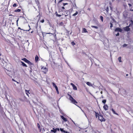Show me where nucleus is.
<instances>
[{"mask_svg": "<svg viewBox=\"0 0 133 133\" xmlns=\"http://www.w3.org/2000/svg\"><path fill=\"white\" fill-rule=\"evenodd\" d=\"M95 115L96 117L97 118L98 117V119L101 122H105V119L103 117V116L102 115H99L98 113L97 112L95 111Z\"/></svg>", "mask_w": 133, "mask_h": 133, "instance_id": "nucleus-1", "label": "nucleus"}, {"mask_svg": "<svg viewBox=\"0 0 133 133\" xmlns=\"http://www.w3.org/2000/svg\"><path fill=\"white\" fill-rule=\"evenodd\" d=\"M69 97V99L72 103L76 105L77 103V102L69 94H68Z\"/></svg>", "mask_w": 133, "mask_h": 133, "instance_id": "nucleus-2", "label": "nucleus"}, {"mask_svg": "<svg viewBox=\"0 0 133 133\" xmlns=\"http://www.w3.org/2000/svg\"><path fill=\"white\" fill-rule=\"evenodd\" d=\"M41 69L42 70V71L44 74H46L48 71V68L44 66L42 67L41 68Z\"/></svg>", "mask_w": 133, "mask_h": 133, "instance_id": "nucleus-3", "label": "nucleus"}, {"mask_svg": "<svg viewBox=\"0 0 133 133\" xmlns=\"http://www.w3.org/2000/svg\"><path fill=\"white\" fill-rule=\"evenodd\" d=\"M131 25V24H130L128 26H127L123 28V29L125 31H128L130 30V28L129 27Z\"/></svg>", "mask_w": 133, "mask_h": 133, "instance_id": "nucleus-4", "label": "nucleus"}, {"mask_svg": "<svg viewBox=\"0 0 133 133\" xmlns=\"http://www.w3.org/2000/svg\"><path fill=\"white\" fill-rule=\"evenodd\" d=\"M22 60L24 61L25 62L28 63V64L30 65H32L33 64L30 61L27 59L26 58H24L21 59Z\"/></svg>", "mask_w": 133, "mask_h": 133, "instance_id": "nucleus-5", "label": "nucleus"}, {"mask_svg": "<svg viewBox=\"0 0 133 133\" xmlns=\"http://www.w3.org/2000/svg\"><path fill=\"white\" fill-rule=\"evenodd\" d=\"M129 13L126 11H125L123 12V16L125 19H126L128 17Z\"/></svg>", "mask_w": 133, "mask_h": 133, "instance_id": "nucleus-6", "label": "nucleus"}, {"mask_svg": "<svg viewBox=\"0 0 133 133\" xmlns=\"http://www.w3.org/2000/svg\"><path fill=\"white\" fill-rule=\"evenodd\" d=\"M122 30L121 28H116L115 30V32H122Z\"/></svg>", "mask_w": 133, "mask_h": 133, "instance_id": "nucleus-7", "label": "nucleus"}, {"mask_svg": "<svg viewBox=\"0 0 133 133\" xmlns=\"http://www.w3.org/2000/svg\"><path fill=\"white\" fill-rule=\"evenodd\" d=\"M104 109L105 110H108V109L109 107L107 104L105 105L103 107Z\"/></svg>", "mask_w": 133, "mask_h": 133, "instance_id": "nucleus-8", "label": "nucleus"}, {"mask_svg": "<svg viewBox=\"0 0 133 133\" xmlns=\"http://www.w3.org/2000/svg\"><path fill=\"white\" fill-rule=\"evenodd\" d=\"M70 84L72 87L73 89L75 90H76L77 89L76 87L74 85L73 83H70Z\"/></svg>", "mask_w": 133, "mask_h": 133, "instance_id": "nucleus-9", "label": "nucleus"}, {"mask_svg": "<svg viewBox=\"0 0 133 133\" xmlns=\"http://www.w3.org/2000/svg\"><path fill=\"white\" fill-rule=\"evenodd\" d=\"M61 117L63 120L64 122H66L67 121V119L66 118L64 117L63 116H61Z\"/></svg>", "mask_w": 133, "mask_h": 133, "instance_id": "nucleus-10", "label": "nucleus"}, {"mask_svg": "<svg viewBox=\"0 0 133 133\" xmlns=\"http://www.w3.org/2000/svg\"><path fill=\"white\" fill-rule=\"evenodd\" d=\"M39 59V57L37 55H36L35 57V61L37 62Z\"/></svg>", "mask_w": 133, "mask_h": 133, "instance_id": "nucleus-11", "label": "nucleus"}, {"mask_svg": "<svg viewBox=\"0 0 133 133\" xmlns=\"http://www.w3.org/2000/svg\"><path fill=\"white\" fill-rule=\"evenodd\" d=\"M21 63H22V65L23 66H25L26 67H27V66L22 61H21Z\"/></svg>", "mask_w": 133, "mask_h": 133, "instance_id": "nucleus-12", "label": "nucleus"}, {"mask_svg": "<svg viewBox=\"0 0 133 133\" xmlns=\"http://www.w3.org/2000/svg\"><path fill=\"white\" fill-rule=\"evenodd\" d=\"M111 111L113 112L114 114H116L117 115H118V114L115 111L114 109H111Z\"/></svg>", "mask_w": 133, "mask_h": 133, "instance_id": "nucleus-13", "label": "nucleus"}, {"mask_svg": "<svg viewBox=\"0 0 133 133\" xmlns=\"http://www.w3.org/2000/svg\"><path fill=\"white\" fill-rule=\"evenodd\" d=\"M53 130H51V131L54 132V133H55L56 132V129H55L54 128H53Z\"/></svg>", "mask_w": 133, "mask_h": 133, "instance_id": "nucleus-14", "label": "nucleus"}, {"mask_svg": "<svg viewBox=\"0 0 133 133\" xmlns=\"http://www.w3.org/2000/svg\"><path fill=\"white\" fill-rule=\"evenodd\" d=\"M52 84L53 86L55 87V89H57V88H58L57 87V86H56V85L55 83H54V82H52Z\"/></svg>", "mask_w": 133, "mask_h": 133, "instance_id": "nucleus-15", "label": "nucleus"}, {"mask_svg": "<svg viewBox=\"0 0 133 133\" xmlns=\"http://www.w3.org/2000/svg\"><path fill=\"white\" fill-rule=\"evenodd\" d=\"M88 32L86 29L85 28H83V29L82 32Z\"/></svg>", "mask_w": 133, "mask_h": 133, "instance_id": "nucleus-16", "label": "nucleus"}, {"mask_svg": "<svg viewBox=\"0 0 133 133\" xmlns=\"http://www.w3.org/2000/svg\"><path fill=\"white\" fill-rule=\"evenodd\" d=\"M29 90L28 91V90H25V92L26 94L27 95H28L29 96V94H30V93L29 92Z\"/></svg>", "mask_w": 133, "mask_h": 133, "instance_id": "nucleus-17", "label": "nucleus"}, {"mask_svg": "<svg viewBox=\"0 0 133 133\" xmlns=\"http://www.w3.org/2000/svg\"><path fill=\"white\" fill-rule=\"evenodd\" d=\"M86 84L88 86H92V85L91 83L89 82H87L86 83Z\"/></svg>", "mask_w": 133, "mask_h": 133, "instance_id": "nucleus-18", "label": "nucleus"}, {"mask_svg": "<svg viewBox=\"0 0 133 133\" xmlns=\"http://www.w3.org/2000/svg\"><path fill=\"white\" fill-rule=\"evenodd\" d=\"M29 26L30 28H29V29L28 30H23L22 29H21V28L20 27H18V29H20V30H22L23 31H29L30 29V26H29Z\"/></svg>", "mask_w": 133, "mask_h": 133, "instance_id": "nucleus-19", "label": "nucleus"}, {"mask_svg": "<svg viewBox=\"0 0 133 133\" xmlns=\"http://www.w3.org/2000/svg\"><path fill=\"white\" fill-rule=\"evenodd\" d=\"M121 57H119L118 58V60L119 61V62H122V61H121Z\"/></svg>", "mask_w": 133, "mask_h": 133, "instance_id": "nucleus-20", "label": "nucleus"}, {"mask_svg": "<svg viewBox=\"0 0 133 133\" xmlns=\"http://www.w3.org/2000/svg\"><path fill=\"white\" fill-rule=\"evenodd\" d=\"M91 27L92 28H94L96 29H98V27L92 25Z\"/></svg>", "mask_w": 133, "mask_h": 133, "instance_id": "nucleus-21", "label": "nucleus"}, {"mask_svg": "<svg viewBox=\"0 0 133 133\" xmlns=\"http://www.w3.org/2000/svg\"><path fill=\"white\" fill-rule=\"evenodd\" d=\"M21 11L20 9H18L17 10H16L14 11V12H20Z\"/></svg>", "mask_w": 133, "mask_h": 133, "instance_id": "nucleus-22", "label": "nucleus"}, {"mask_svg": "<svg viewBox=\"0 0 133 133\" xmlns=\"http://www.w3.org/2000/svg\"><path fill=\"white\" fill-rule=\"evenodd\" d=\"M78 14V12H77V11H76L75 13L72 15V16H75L76 15Z\"/></svg>", "mask_w": 133, "mask_h": 133, "instance_id": "nucleus-23", "label": "nucleus"}, {"mask_svg": "<svg viewBox=\"0 0 133 133\" xmlns=\"http://www.w3.org/2000/svg\"><path fill=\"white\" fill-rule=\"evenodd\" d=\"M123 6L125 8H126L127 6V4L126 3H124L123 4Z\"/></svg>", "mask_w": 133, "mask_h": 133, "instance_id": "nucleus-24", "label": "nucleus"}, {"mask_svg": "<svg viewBox=\"0 0 133 133\" xmlns=\"http://www.w3.org/2000/svg\"><path fill=\"white\" fill-rule=\"evenodd\" d=\"M100 19L101 21L103 22V17L102 16H101L100 17Z\"/></svg>", "mask_w": 133, "mask_h": 133, "instance_id": "nucleus-25", "label": "nucleus"}, {"mask_svg": "<svg viewBox=\"0 0 133 133\" xmlns=\"http://www.w3.org/2000/svg\"><path fill=\"white\" fill-rule=\"evenodd\" d=\"M64 23L63 22H62L59 23V25L62 26L63 25Z\"/></svg>", "mask_w": 133, "mask_h": 133, "instance_id": "nucleus-26", "label": "nucleus"}, {"mask_svg": "<svg viewBox=\"0 0 133 133\" xmlns=\"http://www.w3.org/2000/svg\"><path fill=\"white\" fill-rule=\"evenodd\" d=\"M106 102V99H104L102 101V102L104 104H105Z\"/></svg>", "mask_w": 133, "mask_h": 133, "instance_id": "nucleus-27", "label": "nucleus"}, {"mask_svg": "<svg viewBox=\"0 0 133 133\" xmlns=\"http://www.w3.org/2000/svg\"><path fill=\"white\" fill-rule=\"evenodd\" d=\"M60 131H62V132H64V131H64V129L63 128H60Z\"/></svg>", "mask_w": 133, "mask_h": 133, "instance_id": "nucleus-28", "label": "nucleus"}, {"mask_svg": "<svg viewBox=\"0 0 133 133\" xmlns=\"http://www.w3.org/2000/svg\"><path fill=\"white\" fill-rule=\"evenodd\" d=\"M110 28H111L113 26V24L111 22H110Z\"/></svg>", "mask_w": 133, "mask_h": 133, "instance_id": "nucleus-29", "label": "nucleus"}, {"mask_svg": "<svg viewBox=\"0 0 133 133\" xmlns=\"http://www.w3.org/2000/svg\"><path fill=\"white\" fill-rule=\"evenodd\" d=\"M127 46V45L126 44H124L123 45V47H125Z\"/></svg>", "mask_w": 133, "mask_h": 133, "instance_id": "nucleus-30", "label": "nucleus"}, {"mask_svg": "<svg viewBox=\"0 0 133 133\" xmlns=\"http://www.w3.org/2000/svg\"><path fill=\"white\" fill-rule=\"evenodd\" d=\"M72 10H73V9H71L69 10L68 11H69V12L71 13L72 12Z\"/></svg>", "mask_w": 133, "mask_h": 133, "instance_id": "nucleus-31", "label": "nucleus"}, {"mask_svg": "<svg viewBox=\"0 0 133 133\" xmlns=\"http://www.w3.org/2000/svg\"><path fill=\"white\" fill-rule=\"evenodd\" d=\"M71 44L73 45H74L76 44L75 43L74 41H72L71 42Z\"/></svg>", "mask_w": 133, "mask_h": 133, "instance_id": "nucleus-32", "label": "nucleus"}, {"mask_svg": "<svg viewBox=\"0 0 133 133\" xmlns=\"http://www.w3.org/2000/svg\"><path fill=\"white\" fill-rule=\"evenodd\" d=\"M12 6L13 7H15L17 6V4L16 3H14L13 5Z\"/></svg>", "mask_w": 133, "mask_h": 133, "instance_id": "nucleus-33", "label": "nucleus"}, {"mask_svg": "<svg viewBox=\"0 0 133 133\" xmlns=\"http://www.w3.org/2000/svg\"><path fill=\"white\" fill-rule=\"evenodd\" d=\"M37 127L39 129V128L40 129L41 127H40V126L39 124L38 123H37Z\"/></svg>", "mask_w": 133, "mask_h": 133, "instance_id": "nucleus-34", "label": "nucleus"}, {"mask_svg": "<svg viewBox=\"0 0 133 133\" xmlns=\"http://www.w3.org/2000/svg\"><path fill=\"white\" fill-rule=\"evenodd\" d=\"M56 89V91L57 92V94H59V92L58 91V88H57V89L56 88V89Z\"/></svg>", "mask_w": 133, "mask_h": 133, "instance_id": "nucleus-35", "label": "nucleus"}, {"mask_svg": "<svg viewBox=\"0 0 133 133\" xmlns=\"http://www.w3.org/2000/svg\"><path fill=\"white\" fill-rule=\"evenodd\" d=\"M106 11H107V12H108L109 10V7H107L106 9Z\"/></svg>", "mask_w": 133, "mask_h": 133, "instance_id": "nucleus-36", "label": "nucleus"}, {"mask_svg": "<svg viewBox=\"0 0 133 133\" xmlns=\"http://www.w3.org/2000/svg\"><path fill=\"white\" fill-rule=\"evenodd\" d=\"M63 5L64 6H65V5H66L68 4V3H63Z\"/></svg>", "mask_w": 133, "mask_h": 133, "instance_id": "nucleus-37", "label": "nucleus"}, {"mask_svg": "<svg viewBox=\"0 0 133 133\" xmlns=\"http://www.w3.org/2000/svg\"><path fill=\"white\" fill-rule=\"evenodd\" d=\"M130 22L131 23V25H133V21L132 20H131Z\"/></svg>", "mask_w": 133, "mask_h": 133, "instance_id": "nucleus-38", "label": "nucleus"}, {"mask_svg": "<svg viewBox=\"0 0 133 133\" xmlns=\"http://www.w3.org/2000/svg\"><path fill=\"white\" fill-rule=\"evenodd\" d=\"M130 10L131 11H133V9H132V7H131L130 8Z\"/></svg>", "mask_w": 133, "mask_h": 133, "instance_id": "nucleus-39", "label": "nucleus"}, {"mask_svg": "<svg viewBox=\"0 0 133 133\" xmlns=\"http://www.w3.org/2000/svg\"><path fill=\"white\" fill-rule=\"evenodd\" d=\"M112 20L113 21V22H116V21H115V20L114 18H112Z\"/></svg>", "mask_w": 133, "mask_h": 133, "instance_id": "nucleus-40", "label": "nucleus"}, {"mask_svg": "<svg viewBox=\"0 0 133 133\" xmlns=\"http://www.w3.org/2000/svg\"><path fill=\"white\" fill-rule=\"evenodd\" d=\"M119 32H118L117 34H116V36H119Z\"/></svg>", "mask_w": 133, "mask_h": 133, "instance_id": "nucleus-41", "label": "nucleus"}, {"mask_svg": "<svg viewBox=\"0 0 133 133\" xmlns=\"http://www.w3.org/2000/svg\"><path fill=\"white\" fill-rule=\"evenodd\" d=\"M128 4L129 5L130 7H131L132 6V5L128 3Z\"/></svg>", "mask_w": 133, "mask_h": 133, "instance_id": "nucleus-42", "label": "nucleus"}, {"mask_svg": "<svg viewBox=\"0 0 133 133\" xmlns=\"http://www.w3.org/2000/svg\"><path fill=\"white\" fill-rule=\"evenodd\" d=\"M87 10L89 11H90L91 10V9L90 8H88Z\"/></svg>", "mask_w": 133, "mask_h": 133, "instance_id": "nucleus-43", "label": "nucleus"}, {"mask_svg": "<svg viewBox=\"0 0 133 133\" xmlns=\"http://www.w3.org/2000/svg\"><path fill=\"white\" fill-rule=\"evenodd\" d=\"M41 22L42 23H43L44 22V19H42V20L41 21Z\"/></svg>", "mask_w": 133, "mask_h": 133, "instance_id": "nucleus-44", "label": "nucleus"}, {"mask_svg": "<svg viewBox=\"0 0 133 133\" xmlns=\"http://www.w3.org/2000/svg\"><path fill=\"white\" fill-rule=\"evenodd\" d=\"M62 9L63 10L65 9V8L64 6H62Z\"/></svg>", "mask_w": 133, "mask_h": 133, "instance_id": "nucleus-45", "label": "nucleus"}, {"mask_svg": "<svg viewBox=\"0 0 133 133\" xmlns=\"http://www.w3.org/2000/svg\"><path fill=\"white\" fill-rule=\"evenodd\" d=\"M56 131H57V130H58V131H59V128H56Z\"/></svg>", "mask_w": 133, "mask_h": 133, "instance_id": "nucleus-46", "label": "nucleus"}, {"mask_svg": "<svg viewBox=\"0 0 133 133\" xmlns=\"http://www.w3.org/2000/svg\"><path fill=\"white\" fill-rule=\"evenodd\" d=\"M63 1V0H61L60 1H59V2H58V3H60L62 1Z\"/></svg>", "mask_w": 133, "mask_h": 133, "instance_id": "nucleus-47", "label": "nucleus"}, {"mask_svg": "<svg viewBox=\"0 0 133 133\" xmlns=\"http://www.w3.org/2000/svg\"><path fill=\"white\" fill-rule=\"evenodd\" d=\"M64 133H69V132L67 131H64Z\"/></svg>", "mask_w": 133, "mask_h": 133, "instance_id": "nucleus-48", "label": "nucleus"}, {"mask_svg": "<svg viewBox=\"0 0 133 133\" xmlns=\"http://www.w3.org/2000/svg\"><path fill=\"white\" fill-rule=\"evenodd\" d=\"M66 14H67L65 15V17L66 16H68V14H67V13H66Z\"/></svg>", "mask_w": 133, "mask_h": 133, "instance_id": "nucleus-49", "label": "nucleus"}, {"mask_svg": "<svg viewBox=\"0 0 133 133\" xmlns=\"http://www.w3.org/2000/svg\"><path fill=\"white\" fill-rule=\"evenodd\" d=\"M12 80L16 82L14 80V79H12Z\"/></svg>", "mask_w": 133, "mask_h": 133, "instance_id": "nucleus-50", "label": "nucleus"}, {"mask_svg": "<svg viewBox=\"0 0 133 133\" xmlns=\"http://www.w3.org/2000/svg\"><path fill=\"white\" fill-rule=\"evenodd\" d=\"M3 133H5V131L4 130H3Z\"/></svg>", "mask_w": 133, "mask_h": 133, "instance_id": "nucleus-51", "label": "nucleus"}, {"mask_svg": "<svg viewBox=\"0 0 133 133\" xmlns=\"http://www.w3.org/2000/svg\"><path fill=\"white\" fill-rule=\"evenodd\" d=\"M125 92V93H126V91L125 90H124Z\"/></svg>", "mask_w": 133, "mask_h": 133, "instance_id": "nucleus-52", "label": "nucleus"}, {"mask_svg": "<svg viewBox=\"0 0 133 133\" xmlns=\"http://www.w3.org/2000/svg\"><path fill=\"white\" fill-rule=\"evenodd\" d=\"M128 76V74H126V76Z\"/></svg>", "mask_w": 133, "mask_h": 133, "instance_id": "nucleus-53", "label": "nucleus"}, {"mask_svg": "<svg viewBox=\"0 0 133 133\" xmlns=\"http://www.w3.org/2000/svg\"><path fill=\"white\" fill-rule=\"evenodd\" d=\"M58 16H59V17H60L61 16V15H57Z\"/></svg>", "mask_w": 133, "mask_h": 133, "instance_id": "nucleus-54", "label": "nucleus"}, {"mask_svg": "<svg viewBox=\"0 0 133 133\" xmlns=\"http://www.w3.org/2000/svg\"><path fill=\"white\" fill-rule=\"evenodd\" d=\"M33 32V31H32L31 32V33H32Z\"/></svg>", "mask_w": 133, "mask_h": 133, "instance_id": "nucleus-55", "label": "nucleus"}, {"mask_svg": "<svg viewBox=\"0 0 133 133\" xmlns=\"http://www.w3.org/2000/svg\"><path fill=\"white\" fill-rule=\"evenodd\" d=\"M112 1H114L115 0H112Z\"/></svg>", "mask_w": 133, "mask_h": 133, "instance_id": "nucleus-56", "label": "nucleus"}, {"mask_svg": "<svg viewBox=\"0 0 133 133\" xmlns=\"http://www.w3.org/2000/svg\"><path fill=\"white\" fill-rule=\"evenodd\" d=\"M55 3H56V0H55Z\"/></svg>", "mask_w": 133, "mask_h": 133, "instance_id": "nucleus-57", "label": "nucleus"}, {"mask_svg": "<svg viewBox=\"0 0 133 133\" xmlns=\"http://www.w3.org/2000/svg\"><path fill=\"white\" fill-rule=\"evenodd\" d=\"M47 34H50V33H47Z\"/></svg>", "mask_w": 133, "mask_h": 133, "instance_id": "nucleus-58", "label": "nucleus"}, {"mask_svg": "<svg viewBox=\"0 0 133 133\" xmlns=\"http://www.w3.org/2000/svg\"><path fill=\"white\" fill-rule=\"evenodd\" d=\"M17 83H18V82H17Z\"/></svg>", "mask_w": 133, "mask_h": 133, "instance_id": "nucleus-59", "label": "nucleus"}, {"mask_svg": "<svg viewBox=\"0 0 133 133\" xmlns=\"http://www.w3.org/2000/svg\"><path fill=\"white\" fill-rule=\"evenodd\" d=\"M111 9V7H110Z\"/></svg>", "mask_w": 133, "mask_h": 133, "instance_id": "nucleus-60", "label": "nucleus"}]
</instances>
